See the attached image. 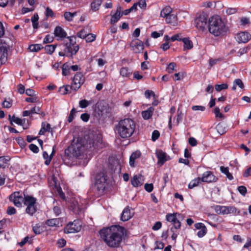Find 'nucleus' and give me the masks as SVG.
<instances>
[{"label":"nucleus","instance_id":"e2e57ef3","mask_svg":"<svg viewBox=\"0 0 251 251\" xmlns=\"http://www.w3.org/2000/svg\"><path fill=\"white\" fill-rule=\"evenodd\" d=\"M53 41V38L52 36L50 35L46 36L45 38L43 40L44 43H51Z\"/></svg>","mask_w":251,"mask_h":251},{"label":"nucleus","instance_id":"a211bd4d","mask_svg":"<svg viewBox=\"0 0 251 251\" xmlns=\"http://www.w3.org/2000/svg\"><path fill=\"white\" fill-rule=\"evenodd\" d=\"M251 38V35L247 32H241L236 35V39L238 43H245Z\"/></svg>","mask_w":251,"mask_h":251},{"label":"nucleus","instance_id":"2f4dec72","mask_svg":"<svg viewBox=\"0 0 251 251\" xmlns=\"http://www.w3.org/2000/svg\"><path fill=\"white\" fill-rule=\"evenodd\" d=\"M220 171L221 172L225 174L226 177L231 180L233 179V176H232V175H231V174H230L229 172V169L228 167H225L224 166H221L220 167Z\"/></svg>","mask_w":251,"mask_h":251},{"label":"nucleus","instance_id":"c756f323","mask_svg":"<svg viewBox=\"0 0 251 251\" xmlns=\"http://www.w3.org/2000/svg\"><path fill=\"white\" fill-rule=\"evenodd\" d=\"M46 224L50 226H57L60 224V220L59 218L50 219L46 222Z\"/></svg>","mask_w":251,"mask_h":251},{"label":"nucleus","instance_id":"5701e85b","mask_svg":"<svg viewBox=\"0 0 251 251\" xmlns=\"http://www.w3.org/2000/svg\"><path fill=\"white\" fill-rule=\"evenodd\" d=\"M141 156L140 151H137L133 152L130 155L129 158V165L131 167H135V161Z\"/></svg>","mask_w":251,"mask_h":251},{"label":"nucleus","instance_id":"f03ea898","mask_svg":"<svg viewBox=\"0 0 251 251\" xmlns=\"http://www.w3.org/2000/svg\"><path fill=\"white\" fill-rule=\"evenodd\" d=\"M124 228L120 226L104 227L99 231L101 239L110 248L119 247L124 234Z\"/></svg>","mask_w":251,"mask_h":251},{"label":"nucleus","instance_id":"bf43d9fd","mask_svg":"<svg viewBox=\"0 0 251 251\" xmlns=\"http://www.w3.org/2000/svg\"><path fill=\"white\" fill-rule=\"evenodd\" d=\"M214 113L215 114V116L217 118H223V115L220 112V110L219 108L216 107L214 109Z\"/></svg>","mask_w":251,"mask_h":251},{"label":"nucleus","instance_id":"7c9ffc66","mask_svg":"<svg viewBox=\"0 0 251 251\" xmlns=\"http://www.w3.org/2000/svg\"><path fill=\"white\" fill-rule=\"evenodd\" d=\"M122 16V14L120 11V8L118 9L116 11V12L114 15H113L111 19L110 23L111 24H113L118 21V20L120 19L121 17Z\"/></svg>","mask_w":251,"mask_h":251},{"label":"nucleus","instance_id":"8fccbe9b","mask_svg":"<svg viewBox=\"0 0 251 251\" xmlns=\"http://www.w3.org/2000/svg\"><path fill=\"white\" fill-rule=\"evenodd\" d=\"M145 96L147 99H150L151 97L155 98V95L152 91L148 90L145 92Z\"/></svg>","mask_w":251,"mask_h":251},{"label":"nucleus","instance_id":"72a5a7b5","mask_svg":"<svg viewBox=\"0 0 251 251\" xmlns=\"http://www.w3.org/2000/svg\"><path fill=\"white\" fill-rule=\"evenodd\" d=\"M201 182H202L201 177L196 178L190 181L188 185V188L192 189L194 187L197 186Z\"/></svg>","mask_w":251,"mask_h":251},{"label":"nucleus","instance_id":"7ed1b4c3","mask_svg":"<svg viewBox=\"0 0 251 251\" xmlns=\"http://www.w3.org/2000/svg\"><path fill=\"white\" fill-rule=\"evenodd\" d=\"M135 128V122L130 118H125L115 125V132L122 138H128L133 135Z\"/></svg>","mask_w":251,"mask_h":251},{"label":"nucleus","instance_id":"473e14b6","mask_svg":"<svg viewBox=\"0 0 251 251\" xmlns=\"http://www.w3.org/2000/svg\"><path fill=\"white\" fill-rule=\"evenodd\" d=\"M52 180L54 182V186L56 188L57 191H58V193L59 195H60V197L62 199H65V194L62 192V189L60 187L58 186V184L57 182V180L55 177L54 176H52Z\"/></svg>","mask_w":251,"mask_h":251},{"label":"nucleus","instance_id":"0eeeda50","mask_svg":"<svg viewBox=\"0 0 251 251\" xmlns=\"http://www.w3.org/2000/svg\"><path fill=\"white\" fill-rule=\"evenodd\" d=\"M214 209L218 214L226 215L233 214L236 215L240 213V211L235 207L233 206L216 205L214 206Z\"/></svg>","mask_w":251,"mask_h":251},{"label":"nucleus","instance_id":"6e6552de","mask_svg":"<svg viewBox=\"0 0 251 251\" xmlns=\"http://www.w3.org/2000/svg\"><path fill=\"white\" fill-rule=\"evenodd\" d=\"M85 77L81 73H77L74 76L71 88L72 90L76 91L84 83Z\"/></svg>","mask_w":251,"mask_h":251},{"label":"nucleus","instance_id":"6ab92c4d","mask_svg":"<svg viewBox=\"0 0 251 251\" xmlns=\"http://www.w3.org/2000/svg\"><path fill=\"white\" fill-rule=\"evenodd\" d=\"M156 154L158 159L157 163L160 165H163L166 161L170 159L169 156L161 150L156 151Z\"/></svg>","mask_w":251,"mask_h":251},{"label":"nucleus","instance_id":"393cba45","mask_svg":"<svg viewBox=\"0 0 251 251\" xmlns=\"http://www.w3.org/2000/svg\"><path fill=\"white\" fill-rule=\"evenodd\" d=\"M183 45L184 50H189L193 48V44L189 38H183L182 39Z\"/></svg>","mask_w":251,"mask_h":251},{"label":"nucleus","instance_id":"a18cd8bd","mask_svg":"<svg viewBox=\"0 0 251 251\" xmlns=\"http://www.w3.org/2000/svg\"><path fill=\"white\" fill-rule=\"evenodd\" d=\"M88 33L85 29H83L79 31L77 35L78 37L81 39H85Z\"/></svg>","mask_w":251,"mask_h":251},{"label":"nucleus","instance_id":"6e6d98bb","mask_svg":"<svg viewBox=\"0 0 251 251\" xmlns=\"http://www.w3.org/2000/svg\"><path fill=\"white\" fill-rule=\"evenodd\" d=\"M144 188L146 191L150 193L153 190V186L152 183H146L145 184Z\"/></svg>","mask_w":251,"mask_h":251},{"label":"nucleus","instance_id":"f8f14e48","mask_svg":"<svg viewBox=\"0 0 251 251\" xmlns=\"http://www.w3.org/2000/svg\"><path fill=\"white\" fill-rule=\"evenodd\" d=\"M106 176L103 174H100L97 176L95 187L100 192L104 191L106 185Z\"/></svg>","mask_w":251,"mask_h":251},{"label":"nucleus","instance_id":"4c0bfd02","mask_svg":"<svg viewBox=\"0 0 251 251\" xmlns=\"http://www.w3.org/2000/svg\"><path fill=\"white\" fill-rule=\"evenodd\" d=\"M76 15V13H71L70 12H66L64 13V16L65 19L71 22L73 20L74 17Z\"/></svg>","mask_w":251,"mask_h":251},{"label":"nucleus","instance_id":"1a4fd4ad","mask_svg":"<svg viewBox=\"0 0 251 251\" xmlns=\"http://www.w3.org/2000/svg\"><path fill=\"white\" fill-rule=\"evenodd\" d=\"M196 27L200 31H204L207 26V17L205 14H200L195 20Z\"/></svg>","mask_w":251,"mask_h":251},{"label":"nucleus","instance_id":"de8ad7c7","mask_svg":"<svg viewBox=\"0 0 251 251\" xmlns=\"http://www.w3.org/2000/svg\"><path fill=\"white\" fill-rule=\"evenodd\" d=\"M207 232V229L206 226L205 227L202 228L201 229H200L197 232V235L199 237L201 238L203 237Z\"/></svg>","mask_w":251,"mask_h":251},{"label":"nucleus","instance_id":"c9c22d12","mask_svg":"<svg viewBox=\"0 0 251 251\" xmlns=\"http://www.w3.org/2000/svg\"><path fill=\"white\" fill-rule=\"evenodd\" d=\"M42 48L41 44L31 45L29 46L28 49L31 52H37Z\"/></svg>","mask_w":251,"mask_h":251},{"label":"nucleus","instance_id":"cd10ccee","mask_svg":"<svg viewBox=\"0 0 251 251\" xmlns=\"http://www.w3.org/2000/svg\"><path fill=\"white\" fill-rule=\"evenodd\" d=\"M167 23L171 24L173 26L177 25V17L175 14H170L166 18Z\"/></svg>","mask_w":251,"mask_h":251},{"label":"nucleus","instance_id":"58836bf2","mask_svg":"<svg viewBox=\"0 0 251 251\" xmlns=\"http://www.w3.org/2000/svg\"><path fill=\"white\" fill-rule=\"evenodd\" d=\"M56 46L53 45H46L45 47V50L48 54H52L55 50Z\"/></svg>","mask_w":251,"mask_h":251},{"label":"nucleus","instance_id":"864d4df0","mask_svg":"<svg viewBox=\"0 0 251 251\" xmlns=\"http://www.w3.org/2000/svg\"><path fill=\"white\" fill-rule=\"evenodd\" d=\"M182 39L183 38H181L180 34H177L171 37V41L172 42H174L175 41H182Z\"/></svg>","mask_w":251,"mask_h":251},{"label":"nucleus","instance_id":"a19ab883","mask_svg":"<svg viewBox=\"0 0 251 251\" xmlns=\"http://www.w3.org/2000/svg\"><path fill=\"white\" fill-rule=\"evenodd\" d=\"M43 156L44 159L45 160V164L47 165H49L51 160V156H49L46 151L43 152Z\"/></svg>","mask_w":251,"mask_h":251},{"label":"nucleus","instance_id":"f704fd0d","mask_svg":"<svg viewBox=\"0 0 251 251\" xmlns=\"http://www.w3.org/2000/svg\"><path fill=\"white\" fill-rule=\"evenodd\" d=\"M70 89H72L71 86L66 85L59 88V92L62 95H65L69 93Z\"/></svg>","mask_w":251,"mask_h":251},{"label":"nucleus","instance_id":"20e7f679","mask_svg":"<svg viewBox=\"0 0 251 251\" xmlns=\"http://www.w3.org/2000/svg\"><path fill=\"white\" fill-rule=\"evenodd\" d=\"M208 27L209 32L215 36L222 35L227 31L225 23L218 16H213L209 18Z\"/></svg>","mask_w":251,"mask_h":251},{"label":"nucleus","instance_id":"9b49d317","mask_svg":"<svg viewBox=\"0 0 251 251\" xmlns=\"http://www.w3.org/2000/svg\"><path fill=\"white\" fill-rule=\"evenodd\" d=\"M25 195L23 196L22 193L20 191L14 192L9 196V200L18 207H21L24 203Z\"/></svg>","mask_w":251,"mask_h":251},{"label":"nucleus","instance_id":"338daca9","mask_svg":"<svg viewBox=\"0 0 251 251\" xmlns=\"http://www.w3.org/2000/svg\"><path fill=\"white\" fill-rule=\"evenodd\" d=\"M159 132L157 130H154L152 134V140L155 141L159 136Z\"/></svg>","mask_w":251,"mask_h":251},{"label":"nucleus","instance_id":"3c124183","mask_svg":"<svg viewBox=\"0 0 251 251\" xmlns=\"http://www.w3.org/2000/svg\"><path fill=\"white\" fill-rule=\"evenodd\" d=\"M233 83L236 86H238L241 89L244 88V85L241 79L239 78L236 79Z\"/></svg>","mask_w":251,"mask_h":251},{"label":"nucleus","instance_id":"69168bd1","mask_svg":"<svg viewBox=\"0 0 251 251\" xmlns=\"http://www.w3.org/2000/svg\"><path fill=\"white\" fill-rule=\"evenodd\" d=\"M16 212V210L14 207L9 206L8 207L7 210V213L9 215H11L13 214H15Z\"/></svg>","mask_w":251,"mask_h":251},{"label":"nucleus","instance_id":"9d476101","mask_svg":"<svg viewBox=\"0 0 251 251\" xmlns=\"http://www.w3.org/2000/svg\"><path fill=\"white\" fill-rule=\"evenodd\" d=\"M81 222L78 220H75L73 222L69 223L65 227L64 231L67 233H76L80 231Z\"/></svg>","mask_w":251,"mask_h":251},{"label":"nucleus","instance_id":"423d86ee","mask_svg":"<svg viewBox=\"0 0 251 251\" xmlns=\"http://www.w3.org/2000/svg\"><path fill=\"white\" fill-rule=\"evenodd\" d=\"M181 217V215L178 213H168L166 215V221L171 223L173 226L170 229L171 232H174V230L180 228L181 223L179 219Z\"/></svg>","mask_w":251,"mask_h":251},{"label":"nucleus","instance_id":"4468645a","mask_svg":"<svg viewBox=\"0 0 251 251\" xmlns=\"http://www.w3.org/2000/svg\"><path fill=\"white\" fill-rule=\"evenodd\" d=\"M78 200H79L78 199H74L71 200L70 201V209L77 214H80L83 209Z\"/></svg>","mask_w":251,"mask_h":251},{"label":"nucleus","instance_id":"dca6fc26","mask_svg":"<svg viewBox=\"0 0 251 251\" xmlns=\"http://www.w3.org/2000/svg\"><path fill=\"white\" fill-rule=\"evenodd\" d=\"M202 182L211 183L217 181L218 178L211 171H206L203 173L201 177Z\"/></svg>","mask_w":251,"mask_h":251},{"label":"nucleus","instance_id":"13d9d810","mask_svg":"<svg viewBox=\"0 0 251 251\" xmlns=\"http://www.w3.org/2000/svg\"><path fill=\"white\" fill-rule=\"evenodd\" d=\"M192 109L194 111H203L205 110V108L204 106L201 105H194L192 107Z\"/></svg>","mask_w":251,"mask_h":251},{"label":"nucleus","instance_id":"4d7b16f0","mask_svg":"<svg viewBox=\"0 0 251 251\" xmlns=\"http://www.w3.org/2000/svg\"><path fill=\"white\" fill-rule=\"evenodd\" d=\"M12 123L14 122L19 125H22L23 121L22 119L15 117V116H12Z\"/></svg>","mask_w":251,"mask_h":251},{"label":"nucleus","instance_id":"49530a36","mask_svg":"<svg viewBox=\"0 0 251 251\" xmlns=\"http://www.w3.org/2000/svg\"><path fill=\"white\" fill-rule=\"evenodd\" d=\"M176 67V65L175 63L172 62L170 63L167 66L166 69L167 72L169 73H172L174 71L175 67Z\"/></svg>","mask_w":251,"mask_h":251},{"label":"nucleus","instance_id":"052dcab7","mask_svg":"<svg viewBox=\"0 0 251 251\" xmlns=\"http://www.w3.org/2000/svg\"><path fill=\"white\" fill-rule=\"evenodd\" d=\"M174 75L175 77V81L181 80V79H183V77H184V74L183 73H176Z\"/></svg>","mask_w":251,"mask_h":251},{"label":"nucleus","instance_id":"39448f33","mask_svg":"<svg viewBox=\"0 0 251 251\" xmlns=\"http://www.w3.org/2000/svg\"><path fill=\"white\" fill-rule=\"evenodd\" d=\"M37 199L30 195H25L24 205L26 206L25 211L30 216H33L37 210Z\"/></svg>","mask_w":251,"mask_h":251},{"label":"nucleus","instance_id":"37998d69","mask_svg":"<svg viewBox=\"0 0 251 251\" xmlns=\"http://www.w3.org/2000/svg\"><path fill=\"white\" fill-rule=\"evenodd\" d=\"M91 102L90 101L86 100H82L79 101V106L82 108H85L87 107L90 104H91Z\"/></svg>","mask_w":251,"mask_h":251},{"label":"nucleus","instance_id":"412c9836","mask_svg":"<svg viewBox=\"0 0 251 251\" xmlns=\"http://www.w3.org/2000/svg\"><path fill=\"white\" fill-rule=\"evenodd\" d=\"M144 182L143 176L141 175H136L131 179V183L135 187L143 185Z\"/></svg>","mask_w":251,"mask_h":251},{"label":"nucleus","instance_id":"f3484780","mask_svg":"<svg viewBox=\"0 0 251 251\" xmlns=\"http://www.w3.org/2000/svg\"><path fill=\"white\" fill-rule=\"evenodd\" d=\"M133 51L136 53H139L142 52L144 48L143 43L139 40H133L130 43Z\"/></svg>","mask_w":251,"mask_h":251},{"label":"nucleus","instance_id":"09e8293b","mask_svg":"<svg viewBox=\"0 0 251 251\" xmlns=\"http://www.w3.org/2000/svg\"><path fill=\"white\" fill-rule=\"evenodd\" d=\"M75 113H76L75 109V108H73L71 110L69 116L68 117V121L69 122V123H71L73 121Z\"/></svg>","mask_w":251,"mask_h":251},{"label":"nucleus","instance_id":"a878e982","mask_svg":"<svg viewBox=\"0 0 251 251\" xmlns=\"http://www.w3.org/2000/svg\"><path fill=\"white\" fill-rule=\"evenodd\" d=\"M154 108L150 107L147 110L142 111V116L144 120L149 119L152 115Z\"/></svg>","mask_w":251,"mask_h":251},{"label":"nucleus","instance_id":"ea45409f","mask_svg":"<svg viewBox=\"0 0 251 251\" xmlns=\"http://www.w3.org/2000/svg\"><path fill=\"white\" fill-rule=\"evenodd\" d=\"M9 160L6 159L5 156L0 157V168H5L7 165Z\"/></svg>","mask_w":251,"mask_h":251},{"label":"nucleus","instance_id":"b1692460","mask_svg":"<svg viewBox=\"0 0 251 251\" xmlns=\"http://www.w3.org/2000/svg\"><path fill=\"white\" fill-rule=\"evenodd\" d=\"M120 75L123 77H129L132 75V71L127 67H122L120 70Z\"/></svg>","mask_w":251,"mask_h":251},{"label":"nucleus","instance_id":"aec40b11","mask_svg":"<svg viewBox=\"0 0 251 251\" xmlns=\"http://www.w3.org/2000/svg\"><path fill=\"white\" fill-rule=\"evenodd\" d=\"M133 216V212L128 206L125 208L121 214V220L122 221L126 222L130 219Z\"/></svg>","mask_w":251,"mask_h":251},{"label":"nucleus","instance_id":"ddd939ff","mask_svg":"<svg viewBox=\"0 0 251 251\" xmlns=\"http://www.w3.org/2000/svg\"><path fill=\"white\" fill-rule=\"evenodd\" d=\"M9 49V46L4 42L0 40V64L4 63L7 58V51Z\"/></svg>","mask_w":251,"mask_h":251},{"label":"nucleus","instance_id":"5fc2aeb1","mask_svg":"<svg viewBox=\"0 0 251 251\" xmlns=\"http://www.w3.org/2000/svg\"><path fill=\"white\" fill-rule=\"evenodd\" d=\"M240 25H245L250 23V20L249 18L243 17L240 19Z\"/></svg>","mask_w":251,"mask_h":251},{"label":"nucleus","instance_id":"2eb2a0df","mask_svg":"<svg viewBox=\"0 0 251 251\" xmlns=\"http://www.w3.org/2000/svg\"><path fill=\"white\" fill-rule=\"evenodd\" d=\"M65 51L67 56H72L76 53L79 50V46L77 45L69 43L64 46Z\"/></svg>","mask_w":251,"mask_h":251},{"label":"nucleus","instance_id":"680f3d73","mask_svg":"<svg viewBox=\"0 0 251 251\" xmlns=\"http://www.w3.org/2000/svg\"><path fill=\"white\" fill-rule=\"evenodd\" d=\"M238 190L239 192V193L243 196H245L247 193V189L244 186H239L238 188Z\"/></svg>","mask_w":251,"mask_h":251},{"label":"nucleus","instance_id":"603ef678","mask_svg":"<svg viewBox=\"0 0 251 251\" xmlns=\"http://www.w3.org/2000/svg\"><path fill=\"white\" fill-rule=\"evenodd\" d=\"M45 14L47 17H54V12L50 8L48 7H46V8Z\"/></svg>","mask_w":251,"mask_h":251},{"label":"nucleus","instance_id":"774afa93","mask_svg":"<svg viewBox=\"0 0 251 251\" xmlns=\"http://www.w3.org/2000/svg\"><path fill=\"white\" fill-rule=\"evenodd\" d=\"M66 240L64 239H60L57 241V245L59 248H63L66 245Z\"/></svg>","mask_w":251,"mask_h":251},{"label":"nucleus","instance_id":"0e129e2a","mask_svg":"<svg viewBox=\"0 0 251 251\" xmlns=\"http://www.w3.org/2000/svg\"><path fill=\"white\" fill-rule=\"evenodd\" d=\"M29 149L34 153H37L39 151L38 147L33 144H31L29 146Z\"/></svg>","mask_w":251,"mask_h":251},{"label":"nucleus","instance_id":"e433bc0d","mask_svg":"<svg viewBox=\"0 0 251 251\" xmlns=\"http://www.w3.org/2000/svg\"><path fill=\"white\" fill-rule=\"evenodd\" d=\"M101 4V0H95L91 3V8L94 11L99 10L100 5Z\"/></svg>","mask_w":251,"mask_h":251},{"label":"nucleus","instance_id":"4be33fe9","mask_svg":"<svg viewBox=\"0 0 251 251\" xmlns=\"http://www.w3.org/2000/svg\"><path fill=\"white\" fill-rule=\"evenodd\" d=\"M54 34L55 37L58 39H62L65 38L67 36V33L65 30L60 26H56L54 31Z\"/></svg>","mask_w":251,"mask_h":251},{"label":"nucleus","instance_id":"79ce46f5","mask_svg":"<svg viewBox=\"0 0 251 251\" xmlns=\"http://www.w3.org/2000/svg\"><path fill=\"white\" fill-rule=\"evenodd\" d=\"M215 88L217 91L220 92L222 90L226 89L228 88V85L226 83L217 84L215 85Z\"/></svg>","mask_w":251,"mask_h":251},{"label":"nucleus","instance_id":"c85d7f7f","mask_svg":"<svg viewBox=\"0 0 251 251\" xmlns=\"http://www.w3.org/2000/svg\"><path fill=\"white\" fill-rule=\"evenodd\" d=\"M172 12V8L169 6H166L164 7L160 12V16L163 18H167Z\"/></svg>","mask_w":251,"mask_h":251},{"label":"nucleus","instance_id":"f257e3e1","mask_svg":"<svg viewBox=\"0 0 251 251\" xmlns=\"http://www.w3.org/2000/svg\"><path fill=\"white\" fill-rule=\"evenodd\" d=\"M101 138L97 135L89 137V140L84 145L81 140H74L71 145L65 151V154L70 159H78L79 163L86 166L88 162L86 150L94 151L101 146Z\"/></svg>","mask_w":251,"mask_h":251},{"label":"nucleus","instance_id":"bb28decb","mask_svg":"<svg viewBox=\"0 0 251 251\" xmlns=\"http://www.w3.org/2000/svg\"><path fill=\"white\" fill-rule=\"evenodd\" d=\"M51 131L50 125L47 122H43L42 123V127L39 131V134L40 135L44 134L46 132Z\"/></svg>","mask_w":251,"mask_h":251},{"label":"nucleus","instance_id":"c03bdc74","mask_svg":"<svg viewBox=\"0 0 251 251\" xmlns=\"http://www.w3.org/2000/svg\"><path fill=\"white\" fill-rule=\"evenodd\" d=\"M96 35L92 33H88L86 38L85 40L86 42H92L96 39Z\"/></svg>","mask_w":251,"mask_h":251}]
</instances>
